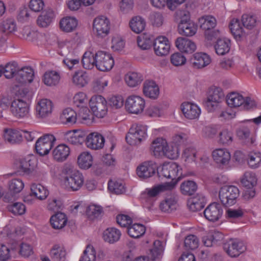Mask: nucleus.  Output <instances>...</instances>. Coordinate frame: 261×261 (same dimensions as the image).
<instances>
[{"label":"nucleus","instance_id":"obj_1","mask_svg":"<svg viewBox=\"0 0 261 261\" xmlns=\"http://www.w3.org/2000/svg\"><path fill=\"white\" fill-rule=\"evenodd\" d=\"M66 176L64 178V184L66 188L69 191L79 190L84 184V176L81 173L71 168L65 169Z\"/></svg>","mask_w":261,"mask_h":261},{"label":"nucleus","instance_id":"obj_2","mask_svg":"<svg viewBox=\"0 0 261 261\" xmlns=\"http://www.w3.org/2000/svg\"><path fill=\"white\" fill-rule=\"evenodd\" d=\"M240 195L239 189L234 186H225L219 193V199L223 205L230 206L234 204Z\"/></svg>","mask_w":261,"mask_h":261},{"label":"nucleus","instance_id":"obj_3","mask_svg":"<svg viewBox=\"0 0 261 261\" xmlns=\"http://www.w3.org/2000/svg\"><path fill=\"white\" fill-rule=\"evenodd\" d=\"M146 129L145 126L133 125L125 137L127 143L130 145H136L140 143L146 136Z\"/></svg>","mask_w":261,"mask_h":261},{"label":"nucleus","instance_id":"obj_4","mask_svg":"<svg viewBox=\"0 0 261 261\" xmlns=\"http://www.w3.org/2000/svg\"><path fill=\"white\" fill-rule=\"evenodd\" d=\"M110 30V21L106 16L96 17L93 21V34L98 38H103L108 35Z\"/></svg>","mask_w":261,"mask_h":261},{"label":"nucleus","instance_id":"obj_5","mask_svg":"<svg viewBox=\"0 0 261 261\" xmlns=\"http://www.w3.org/2000/svg\"><path fill=\"white\" fill-rule=\"evenodd\" d=\"M160 177H165L172 179L171 182H177V180L174 181V179H179L181 175V168L176 163L171 162L164 164L161 169L158 172Z\"/></svg>","mask_w":261,"mask_h":261},{"label":"nucleus","instance_id":"obj_6","mask_svg":"<svg viewBox=\"0 0 261 261\" xmlns=\"http://www.w3.org/2000/svg\"><path fill=\"white\" fill-rule=\"evenodd\" d=\"M107 103L105 98L101 95L93 96L89 101V105L93 114L98 118H103L107 114Z\"/></svg>","mask_w":261,"mask_h":261},{"label":"nucleus","instance_id":"obj_7","mask_svg":"<svg viewBox=\"0 0 261 261\" xmlns=\"http://www.w3.org/2000/svg\"><path fill=\"white\" fill-rule=\"evenodd\" d=\"M224 250L231 257H236L246 249L244 243L237 239H230L223 244Z\"/></svg>","mask_w":261,"mask_h":261},{"label":"nucleus","instance_id":"obj_8","mask_svg":"<svg viewBox=\"0 0 261 261\" xmlns=\"http://www.w3.org/2000/svg\"><path fill=\"white\" fill-rule=\"evenodd\" d=\"M56 140V138L51 134H47L40 137L36 142V152L41 156L48 154Z\"/></svg>","mask_w":261,"mask_h":261},{"label":"nucleus","instance_id":"obj_9","mask_svg":"<svg viewBox=\"0 0 261 261\" xmlns=\"http://www.w3.org/2000/svg\"><path fill=\"white\" fill-rule=\"evenodd\" d=\"M96 68L97 70L106 72L111 70L114 66V61L111 54L99 50L96 52Z\"/></svg>","mask_w":261,"mask_h":261},{"label":"nucleus","instance_id":"obj_10","mask_svg":"<svg viewBox=\"0 0 261 261\" xmlns=\"http://www.w3.org/2000/svg\"><path fill=\"white\" fill-rule=\"evenodd\" d=\"M145 100L142 97L132 95L127 98L125 107L127 111L130 113L138 114L142 113L145 108Z\"/></svg>","mask_w":261,"mask_h":261},{"label":"nucleus","instance_id":"obj_11","mask_svg":"<svg viewBox=\"0 0 261 261\" xmlns=\"http://www.w3.org/2000/svg\"><path fill=\"white\" fill-rule=\"evenodd\" d=\"M29 103L26 101L14 99L11 103V111L18 118L27 117L29 115Z\"/></svg>","mask_w":261,"mask_h":261},{"label":"nucleus","instance_id":"obj_12","mask_svg":"<svg viewBox=\"0 0 261 261\" xmlns=\"http://www.w3.org/2000/svg\"><path fill=\"white\" fill-rule=\"evenodd\" d=\"M105 142V138L98 132L91 133L86 136V146L91 149L98 150L102 148Z\"/></svg>","mask_w":261,"mask_h":261},{"label":"nucleus","instance_id":"obj_13","mask_svg":"<svg viewBox=\"0 0 261 261\" xmlns=\"http://www.w3.org/2000/svg\"><path fill=\"white\" fill-rule=\"evenodd\" d=\"M153 48L157 56H166L169 54L170 48L169 41L166 37L159 36L156 39H154Z\"/></svg>","mask_w":261,"mask_h":261},{"label":"nucleus","instance_id":"obj_14","mask_svg":"<svg viewBox=\"0 0 261 261\" xmlns=\"http://www.w3.org/2000/svg\"><path fill=\"white\" fill-rule=\"evenodd\" d=\"M53 104L48 99H42L37 103L36 107V114L38 117L44 118L50 115L53 111Z\"/></svg>","mask_w":261,"mask_h":261},{"label":"nucleus","instance_id":"obj_15","mask_svg":"<svg viewBox=\"0 0 261 261\" xmlns=\"http://www.w3.org/2000/svg\"><path fill=\"white\" fill-rule=\"evenodd\" d=\"M222 214L221 205L216 202L210 204L204 211L205 217L211 221H217L221 218Z\"/></svg>","mask_w":261,"mask_h":261},{"label":"nucleus","instance_id":"obj_16","mask_svg":"<svg viewBox=\"0 0 261 261\" xmlns=\"http://www.w3.org/2000/svg\"><path fill=\"white\" fill-rule=\"evenodd\" d=\"M157 165L152 161L145 162L137 169L138 175L142 178H147L155 173Z\"/></svg>","mask_w":261,"mask_h":261},{"label":"nucleus","instance_id":"obj_17","mask_svg":"<svg viewBox=\"0 0 261 261\" xmlns=\"http://www.w3.org/2000/svg\"><path fill=\"white\" fill-rule=\"evenodd\" d=\"M11 253L13 257L18 254L24 257H28L33 253L32 247L28 243H22L19 244L14 242L11 244Z\"/></svg>","mask_w":261,"mask_h":261},{"label":"nucleus","instance_id":"obj_18","mask_svg":"<svg viewBox=\"0 0 261 261\" xmlns=\"http://www.w3.org/2000/svg\"><path fill=\"white\" fill-rule=\"evenodd\" d=\"M175 43L178 50L186 54H192L197 48L196 45L193 41L185 37L177 38Z\"/></svg>","mask_w":261,"mask_h":261},{"label":"nucleus","instance_id":"obj_19","mask_svg":"<svg viewBox=\"0 0 261 261\" xmlns=\"http://www.w3.org/2000/svg\"><path fill=\"white\" fill-rule=\"evenodd\" d=\"M167 147V141L162 137L156 138L153 140L150 146L151 153L156 158L162 157Z\"/></svg>","mask_w":261,"mask_h":261},{"label":"nucleus","instance_id":"obj_20","mask_svg":"<svg viewBox=\"0 0 261 261\" xmlns=\"http://www.w3.org/2000/svg\"><path fill=\"white\" fill-rule=\"evenodd\" d=\"M181 109L184 116L189 119L198 118L201 113V110L197 105L190 102L182 103Z\"/></svg>","mask_w":261,"mask_h":261},{"label":"nucleus","instance_id":"obj_21","mask_svg":"<svg viewBox=\"0 0 261 261\" xmlns=\"http://www.w3.org/2000/svg\"><path fill=\"white\" fill-rule=\"evenodd\" d=\"M190 62L194 68L199 69L210 64L211 59L210 57L205 53H197L191 57Z\"/></svg>","mask_w":261,"mask_h":261},{"label":"nucleus","instance_id":"obj_22","mask_svg":"<svg viewBox=\"0 0 261 261\" xmlns=\"http://www.w3.org/2000/svg\"><path fill=\"white\" fill-rule=\"evenodd\" d=\"M34 71L31 67H23L17 70L15 80L20 84L31 83L33 81Z\"/></svg>","mask_w":261,"mask_h":261},{"label":"nucleus","instance_id":"obj_23","mask_svg":"<svg viewBox=\"0 0 261 261\" xmlns=\"http://www.w3.org/2000/svg\"><path fill=\"white\" fill-rule=\"evenodd\" d=\"M193 6L192 3L189 2L178 9L174 14L175 20L179 23L189 21L190 19V12L193 10Z\"/></svg>","mask_w":261,"mask_h":261},{"label":"nucleus","instance_id":"obj_24","mask_svg":"<svg viewBox=\"0 0 261 261\" xmlns=\"http://www.w3.org/2000/svg\"><path fill=\"white\" fill-rule=\"evenodd\" d=\"M144 94L151 99H156L159 95L160 89L155 82L152 80H146L143 83Z\"/></svg>","mask_w":261,"mask_h":261},{"label":"nucleus","instance_id":"obj_25","mask_svg":"<svg viewBox=\"0 0 261 261\" xmlns=\"http://www.w3.org/2000/svg\"><path fill=\"white\" fill-rule=\"evenodd\" d=\"M86 138L85 134L81 130L69 131L65 134V139L73 145H81L86 142Z\"/></svg>","mask_w":261,"mask_h":261},{"label":"nucleus","instance_id":"obj_26","mask_svg":"<svg viewBox=\"0 0 261 261\" xmlns=\"http://www.w3.org/2000/svg\"><path fill=\"white\" fill-rule=\"evenodd\" d=\"M213 158L216 163L226 165L230 160V152L225 148L216 149L212 153Z\"/></svg>","mask_w":261,"mask_h":261},{"label":"nucleus","instance_id":"obj_27","mask_svg":"<svg viewBox=\"0 0 261 261\" xmlns=\"http://www.w3.org/2000/svg\"><path fill=\"white\" fill-rule=\"evenodd\" d=\"M206 203L205 198L201 194H198L190 198L188 201L189 209L192 212H197L202 209Z\"/></svg>","mask_w":261,"mask_h":261},{"label":"nucleus","instance_id":"obj_28","mask_svg":"<svg viewBox=\"0 0 261 261\" xmlns=\"http://www.w3.org/2000/svg\"><path fill=\"white\" fill-rule=\"evenodd\" d=\"M69 153V147L64 144L58 145L53 150V156L54 160L59 162L66 160Z\"/></svg>","mask_w":261,"mask_h":261},{"label":"nucleus","instance_id":"obj_29","mask_svg":"<svg viewBox=\"0 0 261 261\" xmlns=\"http://www.w3.org/2000/svg\"><path fill=\"white\" fill-rule=\"evenodd\" d=\"M37 161L33 156H28L20 161L19 167L24 173L30 174L35 170Z\"/></svg>","mask_w":261,"mask_h":261},{"label":"nucleus","instance_id":"obj_30","mask_svg":"<svg viewBox=\"0 0 261 261\" xmlns=\"http://www.w3.org/2000/svg\"><path fill=\"white\" fill-rule=\"evenodd\" d=\"M77 25L78 21L73 17L66 16L61 19L60 21V29L66 33L74 31Z\"/></svg>","mask_w":261,"mask_h":261},{"label":"nucleus","instance_id":"obj_31","mask_svg":"<svg viewBox=\"0 0 261 261\" xmlns=\"http://www.w3.org/2000/svg\"><path fill=\"white\" fill-rule=\"evenodd\" d=\"M3 137L6 142L12 144L19 143L22 140V132L16 129H5Z\"/></svg>","mask_w":261,"mask_h":261},{"label":"nucleus","instance_id":"obj_32","mask_svg":"<svg viewBox=\"0 0 261 261\" xmlns=\"http://www.w3.org/2000/svg\"><path fill=\"white\" fill-rule=\"evenodd\" d=\"M60 73L55 70L46 71L43 76L42 81L47 86H55L57 85L60 81Z\"/></svg>","mask_w":261,"mask_h":261},{"label":"nucleus","instance_id":"obj_33","mask_svg":"<svg viewBox=\"0 0 261 261\" xmlns=\"http://www.w3.org/2000/svg\"><path fill=\"white\" fill-rule=\"evenodd\" d=\"M175 187V182H165L163 184H161L156 186H154L151 189H146V192L149 197H154L161 192L165 191H171Z\"/></svg>","mask_w":261,"mask_h":261},{"label":"nucleus","instance_id":"obj_34","mask_svg":"<svg viewBox=\"0 0 261 261\" xmlns=\"http://www.w3.org/2000/svg\"><path fill=\"white\" fill-rule=\"evenodd\" d=\"M66 251L61 245L55 244L50 250L49 256L53 261H64L65 259Z\"/></svg>","mask_w":261,"mask_h":261},{"label":"nucleus","instance_id":"obj_35","mask_svg":"<svg viewBox=\"0 0 261 261\" xmlns=\"http://www.w3.org/2000/svg\"><path fill=\"white\" fill-rule=\"evenodd\" d=\"M121 236V233L119 229L114 227H110L103 231L102 237L105 242L113 244L120 239Z\"/></svg>","mask_w":261,"mask_h":261},{"label":"nucleus","instance_id":"obj_36","mask_svg":"<svg viewBox=\"0 0 261 261\" xmlns=\"http://www.w3.org/2000/svg\"><path fill=\"white\" fill-rule=\"evenodd\" d=\"M178 29L180 34L187 36H192L196 34L197 26L195 23L189 20L187 22H179Z\"/></svg>","mask_w":261,"mask_h":261},{"label":"nucleus","instance_id":"obj_37","mask_svg":"<svg viewBox=\"0 0 261 261\" xmlns=\"http://www.w3.org/2000/svg\"><path fill=\"white\" fill-rule=\"evenodd\" d=\"M67 218L63 213H57L52 216L50 219L51 226L55 229L63 228L66 224Z\"/></svg>","mask_w":261,"mask_h":261},{"label":"nucleus","instance_id":"obj_38","mask_svg":"<svg viewBox=\"0 0 261 261\" xmlns=\"http://www.w3.org/2000/svg\"><path fill=\"white\" fill-rule=\"evenodd\" d=\"M31 191L32 195L41 200L45 199L49 194L48 190L41 184H32Z\"/></svg>","mask_w":261,"mask_h":261},{"label":"nucleus","instance_id":"obj_39","mask_svg":"<svg viewBox=\"0 0 261 261\" xmlns=\"http://www.w3.org/2000/svg\"><path fill=\"white\" fill-rule=\"evenodd\" d=\"M54 15L52 10H47L42 12L37 20L38 26L46 28L51 23Z\"/></svg>","mask_w":261,"mask_h":261},{"label":"nucleus","instance_id":"obj_40","mask_svg":"<svg viewBox=\"0 0 261 261\" xmlns=\"http://www.w3.org/2000/svg\"><path fill=\"white\" fill-rule=\"evenodd\" d=\"M96 53L94 54L90 51H86L82 60L83 67L87 69H92L94 66L96 67Z\"/></svg>","mask_w":261,"mask_h":261},{"label":"nucleus","instance_id":"obj_41","mask_svg":"<svg viewBox=\"0 0 261 261\" xmlns=\"http://www.w3.org/2000/svg\"><path fill=\"white\" fill-rule=\"evenodd\" d=\"M230 46V40L226 38L220 39L216 42L215 45V49L218 55L222 56L229 51Z\"/></svg>","mask_w":261,"mask_h":261},{"label":"nucleus","instance_id":"obj_42","mask_svg":"<svg viewBox=\"0 0 261 261\" xmlns=\"http://www.w3.org/2000/svg\"><path fill=\"white\" fill-rule=\"evenodd\" d=\"M76 112L71 108L64 110L60 116V120L64 124H72L76 122L77 119Z\"/></svg>","mask_w":261,"mask_h":261},{"label":"nucleus","instance_id":"obj_43","mask_svg":"<svg viewBox=\"0 0 261 261\" xmlns=\"http://www.w3.org/2000/svg\"><path fill=\"white\" fill-rule=\"evenodd\" d=\"M177 198L173 195L169 198H166L162 201L160 205V208L164 212H171L176 208Z\"/></svg>","mask_w":261,"mask_h":261},{"label":"nucleus","instance_id":"obj_44","mask_svg":"<svg viewBox=\"0 0 261 261\" xmlns=\"http://www.w3.org/2000/svg\"><path fill=\"white\" fill-rule=\"evenodd\" d=\"M226 102L230 107L237 108L242 105L244 98L238 93L232 92L227 95Z\"/></svg>","mask_w":261,"mask_h":261},{"label":"nucleus","instance_id":"obj_45","mask_svg":"<svg viewBox=\"0 0 261 261\" xmlns=\"http://www.w3.org/2000/svg\"><path fill=\"white\" fill-rule=\"evenodd\" d=\"M145 25V20L139 16L134 17L129 22V27L131 30L137 34L142 32L144 30Z\"/></svg>","mask_w":261,"mask_h":261},{"label":"nucleus","instance_id":"obj_46","mask_svg":"<svg viewBox=\"0 0 261 261\" xmlns=\"http://www.w3.org/2000/svg\"><path fill=\"white\" fill-rule=\"evenodd\" d=\"M154 41L153 36L147 33H144L138 36L137 38L138 46L142 49H149Z\"/></svg>","mask_w":261,"mask_h":261},{"label":"nucleus","instance_id":"obj_47","mask_svg":"<svg viewBox=\"0 0 261 261\" xmlns=\"http://www.w3.org/2000/svg\"><path fill=\"white\" fill-rule=\"evenodd\" d=\"M125 81L128 86L134 87L141 83L143 81V76L138 72H129L125 75Z\"/></svg>","mask_w":261,"mask_h":261},{"label":"nucleus","instance_id":"obj_48","mask_svg":"<svg viewBox=\"0 0 261 261\" xmlns=\"http://www.w3.org/2000/svg\"><path fill=\"white\" fill-rule=\"evenodd\" d=\"M200 27L202 30L208 31L213 29L216 25V20L212 15H205L199 19Z\"/></svg>","mask_w":261,"mask_h":261},{"label":"nucleus","instance_id":"obj_49","mask_svg":"<svg viewBox=\"0 0 261 261\" xmlns=\"http://www.w3.org/2000/svg\"><path fill=\"white\" fill-rule=\"evenodd\" d=\"M68 48V46L66 45L63 46L61 50V54L62 56L66 57L63 61L64 64L66 65L69 69H71L73 68L74 65L79 64L80 59L79 58L70 59L67 57L70 53H71V49L69 50Z\"/></svg>","mask_w":261,"mask_h":261},{"label":"nucleus","instance_id":"obj_50","mask_svg":"<svg viewBox=\"0 0 261 261\" xmlns=\"http://www.w3.org/2000/svg\"><path fill=\"white\" fill-rule=\"evenodd\" d=\"M235 66L234 60L231 58H223L219 61L215 67L217 72L228 71Z\"/></svg>","mask_w":261,"mask_h":261},{"label":"nucleus","instance_id":"obj_51","mask_svg":"<svg viewBox=\"0 0 261 261\" xmlns=\"http://www.w3.org/2000/svg\"><path fill=\"white\" fill-rule=\"evenodd\" d=\"M145 227L139 223H135L127 228V233L132 238H138L142 236L145 232Z\"/></svg>","mask_w":261,"mask_h":261},{"label":"nucleus","instance_id":"obj_52","mask_svg":"<svg viewBox=\"0 0 261 261\" xmlns=\"http://www.w3.org/2000/svg\"><path fill=\"white\" fill-rule=\"evenodd\" d=\"M88 81V76L83 70H79L74 73L72 76V82L75 85L83 87L87 84Z\"/></svg>","mask_w":261,"mask_h":261},{"label":"nucleus","instance_id":"obj_53","mask_svg":"<svg viewBox=\"0 0 261 261\" xmlns=\"http://www.w3.org/2000/svg\"><path fill=\"white\" fill-rule=\"evenodd\" d=\"M15 95V99L29 102L32 99L33 94L32 91L28 88L20 87L16 90Z\"/></svg>","mask_w":261,"mask_h":261},{"label":"nucleus","instance_id":"obj_54","mask_svg":"<svg viewBox=\"0 0 261 261\" xmlns=\"http://www.w3.org/2000/svg\"><path fill=\"white\" fill-rule=\"evenodd\" d=\"M197 189V186L193 180H186L183 181L180 187L181 193L185 195H192Z\"/></svg>","mask_w":261,"mask_h":261},{"label":"nucleus","instance_id":"obj_55","mask_svg":"<svg viewBox=\"0 0 261 261\" xmlns=\"http://www.w3.org/2000/svg\"><path fill=\"white\" fill-rule=\"evenodd\" d=\"M77 163L81 168L87 169L92 166V157L89 153L84 152L79 156Z\"/></svg>","mask_w":261,"mask_h":261},{"label":"nucleus","instance_id":"obj_56","mask_svg":"<svg viewBox=\"0 0 261 261\" xmlns=\"http://www.w3.org/2000/svg\"><path fill=\"white\" fill-rule=\"evenodd\" d=\"M242 184L246 187L251 189L257 184V178L255 173L246 172L241 180Z\"/></svg>","mask_w":261,"mask_h":261},{"label":"nucleus","instance_id":"obj_57","mask_svg":"<svg viewBox=\"0 0 261 261\" xmlns=\"http://www.w3.org/2000/svg\"><path fill=\"white\" fill-rule=\"evenodd\" d=\"M197 152V150L194 146H188L184 150L182 157L186 162L189 163L195 162Z\"/></svg>","mask_w":261,"mask_h":261},{"label":"nucleus","instance_id":"obj_58","mask_svg":"<svg viewBox=\"0 0 261 261\" xmlns=\"http://www.w3.org/2000/svg\"><path fill=\"white\" fill-rule=\"evenodd\" d=\"M180 154V148L178 146L173 145L172 143L170 145L167 144V147L166 148L164 155L170 159H176Z\"/></svg>","mask_w":261,"mask_h":261},{"label":"nucleus","instance_id":"obj_59","mask_svg":"<svg viewBox=\"0 0 261 261\" xmlns=\"http://www.w3.org/2000/svg\"><path fill=\"white\" fill-rule=\"evenodd\" d=\"M4 69L5 77L8 79H11L14 76L15 77L18 69V64L15 62H9L4 66Z\"/></svg>","mask_w":261,"mask_h":261},{"label":"nucleus","instance_id":"obj_60","mask_svg":"<svg viewBox=\"0 0 261 261\" xmlns=\"http://www.w3.org/2000/svg\"><path fill=\"white\" fill-rule=\"evenodd\" d=\"M230 29L235 37L240 38L244 35V30L238 19H233L230 23Z\"/></svg>","mask_w":261,"mask_h":261},{"label":"nucleus","instance_id":"obj_61","mask_svg":"<svg viewBox=\"0 0 261 261\" xmlns=\"http://www.w3.org/2000/svg\"><path fill=\"white\" fill-rule=\"evenodd\" d=\"M1 29L7 34L16 31L17 27L15 21L13 18L6 19L2 22Z\"/></svg>","mask_w":261,"mask_h":261},{"label":"nucleus","instance_id":"obj_62","mask_svg":"<svg viewBox=\"0 0 261 261\" xmlns=\"http://www.w3.org/2000/svg\"><path fill=\"white\" fill-rule=\"evenodd\" d=\"M163 252V246L159 240H155L153 243V247L150 250V255L151 259L155 260L160 258Z\"/></svg>","mask_w":261,"mask_h":261},{"label":"nucleus","instance_id":"obj_63","mask_svg":"<svg viewBox=\"0 0 261 261\" xmlns=\"http://www.w3.org/2000/svg\"><path fill=\"white\" fill-rule=\"evenodd\" d=\"M199 244V240L195 235H189L185 239L184 245L187 249L194 250L198 248Z\"/></svg>","mask_w":261,"mask_h":261},{"label":"nucleus","instance_id":"obj_64","mask_svg":"<svg viewBox=\"0 0 261 261\" xmlns=\"http://www.w3.org/2000/svg\"><path fill=\"white\" fill-rule=\"evenodd\" d=\"M79 261H96V251L93 246H87Z\"/></svg>","mask_w":261,"mask_h":261}]
</instances>
